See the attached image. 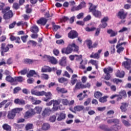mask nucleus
<instances>
[{"label": "nucleus", "instance_id": "nucleus-1", "mask_svg": "<svg viewBox=\"0 0 131 131\" xmlns=\"http://www.w3.org/2000/svg\"><path fill=\"white\" fill-rule=\"evenodd\" d=\"M5 3L0 2V11H2V14H4L3 19L4 20H10L12 17H14V13L12 10H10V7L8 6L5 8Z\"/></svg>", "mask_w": 131, "mask_h": 131}, {"label": "nucleus", "instance_id": "nucleus-2", "mask_svg": "<svg viewBox=\"0 0 131 131\" xmlns=\"http://www.w3.org/2000/svg\"><path fill=\"white\" fill-rule=\"evenodd\" d=\"M72 52L79 54V47L76 45L75 43L70 44L67 48H64L61 49L62 54H65L66 55H69V54H71Z\"/></svg>", "mask_w": 131, "mask_h": 131}, {"label": "nucleus", "instance_id": "nucleus-3", "mask_svg": "<svg viewBox=\"0 0 131 131\" xmlns=\"http://www.w3.org/2000/svg\"><path fill=\"white\" fill-rule=\"evenodd\" d=\"M89 5L90 6L89 8V13H92L93 16L95 18H98V19L101 18L102 17V12L101 11L97 10L98 6L94 5V4L91 3H89Z\"/></svg>", "mask_w": 131, "mask_h": 131}, {"label": "nucleus", "instance_id": "nucleus-4", "mask_svg": "<svg viewBox=\"0 0 131 131\" xmlns=\"http://www.w3.org/2000/svg\"><path fill=\"white\" fill-rule=\"evenodd\" d=\"M5 79L6 81L12 83V85H17L18 82H22L24 80V78L22 76L14 77L13 78L11 75L6 76Z\"/></svg>", "mask_w": 131, "mask_h": 131}, {"label": "nucleus", "instance_id": "nucleus-5", "mask_svg": "<svg viewBox=\"0 0 131 131\" xmlns=\"http://www.w3.org/2000/svg\"><path fill=\"white\" fill-rule=\"evenodd\" d=\"M23 110L22 108H15L11 111H9L8 113L7 118L8 119H14L16 116L17 113H20L21 111Z\"/></svg>", "mask_w": 131, "mask_h": 131}, {"label": "nucleus", "instance_id": "nucleus-6", "mask_svg": "<svg viewBox=\"0 0 131 131\" xmlns=\"http://www.w3.org/2000/svg\"><path fill=\"white\" fill-rule=\"evenodd\" d=\"M13 48H14V46L12 44H8L6 47V44L5 43H2L1 47L2 56H4L5 53L8 52V51H9V50H10V49H13Z\"/></svg>", "mask_w": 131, "mask_h": 131}, {"label": "nucleus", "instance_id": "nucleus-7", "mask_svg": "<svg viewBox=\"0 0 131 131\" xmlns=\"http://www.w3.org/2000/svg\"><path fill=\"white\" fill-rule=\"evenodd\" d=\"M103 72L105 74H106L104 77V79H105V80H109L110 78H111L110 73H112L113 72V69H112V68L111 67L105 68L103 69Z\"/></svg>", "mask_w": 131, "mask_h": 131}, {"label": "nucleus", "instance_id": "nucleus-8", "mask_svg": "<svg viewBox=\"0 0 131 131\" xmlns=\"http://www.w3.org/2000/svg\"><path fill=\"white\" fill-rule=\"evenodd\" d=\"M117 16L119 19L124 20L127 17V12H125L124 9H120L117 14Z\"/></svg>", "mask_w": 131, "mask_h": 131}, {"label": "nucleus", "instance_id": "nucleus-9", "mask_svg": "<svg viewBox=\"0 0 131 131\" xmlns=\"http://www.w3.org/2000/svg\"><path fill=\"white\" fill-rule=\"evenodd\" d=\"M68 36L71 39H74L78 37V33L75 30H71L68 33Z\"/></svg>", "mask_w": 131, "mask_h": 131}, {"label": "nucleus", "instance_id": "nucleus-10", "mask_svg": "<svg viewBox=\"0 0 131 131\" xmlns=\"http://www.w3.org/2000/svg\"><path fill=\"white\" fill-rule=\"evenodd\" d=\"M57 70L55 68H51V67L47 66H45L41 68V72H52V71H55Z\"/></svg>", "mask_w": 131, "mask_h": 131}, {"label": "nucleus", "instance_id": "nucleus-11", "mask_svg": "<svg viewBox=\"0 0 131 131\" xmlns=\"http://www.w3.org/2000/svg\"><path fill=\"white\" fill-rule=\"evenodd\" d=\"M33 115H35V112H34V110L31 109V112L27 111L25 113L24 118H26L27 119L28 118H30V117H32Z\"/></svg>", "mask_w": 131, "mask_h": 131}, {"label": "nucleus", "instance_id": "nucleus-12", "mask_svg": "<svg viewBox=\"0 0 131 131\" xmlns=\"http://www.w3.org/2000/svg\"><path fill=\"white\" fill-rule=\"evenodd\" d=\"M102 49L99 50L97 53H92L90 55V58L93 59H99L100 58V54L102 53Z\"/></svg>", "mask_w": 131, "mask_h": 131}, {"label": "nucleus", "instance_id": "nucleus-13", "mask_svg": "<svg viewBox=\"0 0 131 131\" xmlns=\"http://www.w3.org/2000/svg\"><path fill=\"white\" fill-rule=\"evenodd\" d=\"M122 66H124L125 68L129 70L130 69V65H131V59H128L126 61H123L122 63Z\"/></svg>", "mask_w": 131, "mask_h": 131}, {"label": "nucleus", "instance_id": "nucleus-14", "mask_svg": "<svg viewBox=\"0 0 131 131\" xmlns=\"http://www.w3.org/2000/svg\"><path fill=\"white\" fill-rule=\"evenodd\" d=\"M128 107V103L126 102H122L121 103V105L120 107V109L121 110L122 112H126L127 111V108Z\"/></svg>", "mask_w": 131, "mask_h": 131}, {"label": "nucleus", "instance_id": "nucleus-15", "mask_svg": "<svg viewBox=\"0 0 131 131\" xmlns=\"http://www.w3.org/2000/svg\"><path fill=\"white\" fill-rule=\"evenodd\" d=\"M47 59L49 60V62L53 64V65H56V64H58V60L56 59V58L50 56H47Z\"/></svg>", "mask_w": 131, "mask_h": 131}, {"label": "nucleus", "instance_id": "nucleus-16", "mask_svg": "<svg viewBox=\"0 0 131 131\" xmlns=\"http://www.w3.org/2000/svg\"><path fill=\"white\" fill-rule=\"evenodd\" d=\"M51 112H52V110H51L50 108H46L43 111L41 116H42L43 118H45L46 116L51 114Z\"/></svg>", "mask_w": 131, "mask_h": 131}, {"label": "nucleus", "instance_id": "nucleus-17", "mask_svg": "<svg viewBox=\"0 0 131 131\" xmlns=\"http://www.w3.org/2000/svg\"><path fill=\"white\" fill-rule=\"evenodd\" d=\"M56 115H58L57 118V121H62V120H64L66 118V114L64 113H60L59 114H56Z\"/></svg>", "mask_w": 131, "mask_h": 131}, {"label": "nucleus", "instance_id": "nucleus-18", "mask_svg": "<svg viewBox=\"0 0 131 131\" xmlns=\"http://www.w3.org/2000/svg\"><path fill=\"white\" fill-rule=\"evenodd\" d=\"M47 22H48V19L45 18V17L40 18L37 20V24H40L41 25H43V26H45L47 24Z\"/></svg>", "mask_w": 131, "mask_h": 131}, {"label": "nucleus", "instance_id": "nucleus-19", "mask_svg": "<svg viewBox=\"0 0 131 131\" xmlns=\"http://www.w3.org/2000/svg\"><path fill=\"white\" fill-rule=\"evenodd\" d=\"M35 61H36V60L26 58L24 60V64H27V65H32Z\"/></svg>", "mask_w": 131, "mask_h": 131}, {"label": "nucleus", "instance_id": "nucleus-20", "mask_svg": "<svg viewBox=\"0 0 131 131\" xmlns=\"http://www.w3.org/2000/svg\"><path fill=\"white\" fill-rule=\"evenodd\" d=\"M45 96L46 97L43 99V101L45 102H48V101H50V100L52 99V94H51V92H46Z\"/></svg>", "mask_w": 131, "mask_h": 131}, {"label": "nucleus", "instance_id": "nucleus-21", "mask_svg": "<svg viewBox=\"0 0 131 131\" xmlns=\"http://www.w3.org/2000/svg\"><path fill=\"white\" fill-rule=\"evenodd\" d=\"M58 80L59 83H63L64 85H67L68 83V79L66 78H64V77L59 78Z\"/></svg>", "mask_w": 131, "mask_h": 131}, {"label": "nucleus", "instance_id": "nucleus-22", "mask_svg": "<svg viewBox=\"0 0 131 131\" xmlns=\"http://www.w3.org/2000/svg\"><path fill=\"white\" fill-rule=\"evenodd\" d=\"M107 32L108 34H110V37H114L118 34L117 31H114L112 29H108L107 30Z\"/></svg>", "mask_w": 131, "mask_h": 131}, {"label": "nucleus", "instance_id": "nucleus-23", "mask_svg": "<svg viewBox=\"0 0 131 131\" xmlns=\"http://www.w3.org/2000/svg\"><path fill=\"white\" fill-rule=\"evenodd\" d=\"M10 40L11 41H15L16 43H21V40L20 39V37H16L14 36H10Z\"/></svg>", "mask_w": 131, "mask_h": 131}, {"label": "nucleus", "instance_id": "nucleus-24", "mask_svg": "<svg viewBox=\"0 0 131 131\" xmlns=\"http://www.w3.org/2000/svg\"><path fill=\"white\" fill-rule=\"evenodd\" d=\"M78 76L76 74H74L72 76L71 80V83L72 85H74L75 83H76V81H77Z\"/></svg>", "mask_w": 131, "mask_h": 131}, {"label": "nucleus", "instance_id": "nucleus-25", "mask_svg": "<svg viewBox=\"0 0 131 131\" xmlns=\"http://www.w3.org/2000/svg\"><path fill=\"white\" fill-rule=\"evenodd\" d=\"M56 90L58 93H61V94H66L68 93V91L64 88H60V87H57Z\"/></svg>", "mask_w": 131, "mask_h": 131}, {"label": "nucleus", "instance_id": "nucleus-26", "mask_svg": "<svg viewBox=\"0 0 131 131\" xmlns=\"http://www.w3.org/2000/svg\"><path fill=\"white\" fill-rule=\"evenodd\" d=\"M99 128L103 131H111V129L108 128V126L105 124H101L99 126Z\"/></svg>", "mask_w": 131, "mask_h": 131}, {"label": "nucleus", "instance_id": "nucleus-27", "mask_svg": "<svg viewBox=\"0 0 131 131\" xmlns=\"http://www.w3.org/2000/svg\"><path fill=\"white\" fill-rule=\"evenodd\" d=\"M30 31L32 32V33H37L38 31H39V29L37 26H34L30 28Z\"/></svg>", "mask_w": 131, "mask_h": 131}, {"label": "nucleus", "instance_id": "nucleus-28", "mask_svg": "<svg viewBox=\"0 0 131 131\" xmlns=\"http://www.w3.org/2000/svg\"><path fill=\"white\" fill-rule=\"evenodd\" d=\"M32 110H34V112H35V114H40V112L42 110V108L39 106H36L34 109H32Z\"/></svg>", "mask_w": 131, "mask_h": 131}, {"label": "nucleus", "instance_id": "nucleus-29", "mask_svg": "<svg viewBox=\"0 0 131 131\" xmlns=\"http://www.w3.org/2000/svg\"><path fill=\"white\" fill-rule=\"evenodd\" d=\"M83 109H84V106L82 105H77L74 107V110L76 112H80V111H82Z\"/></svg>", "mask_w": 131, "mask_h": 131}, {"label": "nucleus", "instance_id": "nucleus-30", "mask_svg": "<svg viewBox=\"0 0 131 131\" xmlns=\"http://www.w3.org/2000/svg\"><path fill=\"white\" fill-rule=\"evenodd\" d=\"M2 127L3 129H4V130L12 131V127H11V126H10L8 124L5 123L3 124V125L2 126Z\"/></svg>", "mask_w": 131, "mask_h": 131}, {"label": "nucleus", "instance_id": "nucleus-31", "mask_svg": "<svg viewBox=\"0 0 131 131\" xmlns=\"http://www.w3.org/2000/svg\"><path fill=\"white\" fill-rule=\"evenodd\" d=\"M14 103L15 104L18 105H24V104H25V101L22 99L17 98L14 100Z\"/></svg>", "mask_w": 131, "mask_h": 131}, {"label": "nucleus", "instance_id": "nucleus-32", "mask_svg": "<svg viewBox=\"0 0 131 131\" xmlns=\"http://www.w3.org/2000/svg\"><path fill=\"white\" fill-rule=\"evenodd\" d=\"M121 128V125L120 124H115L114 125L112 126V127L110 128L111 129V131L112 130H115L117 131Z\"/></svg>", "mask_w": 131, "mask_h": 131}, {"label": "nucleus", "instance_id": "nucleus-33", "mask_svg": "<svg viewBox=\"0 0 131 131\" xmlns=\"http://www.w3.org/2000/svg\"><path fill=\"white\" fill-rule=\"evenodd\" d=\"M59 64L60 66H66V57H63L61 60L59 61Z\"/></svg>", "mask_w": 131, "mask_h": 131}, {"label": "nucleus", "instance_id": "nucleus-34", "mask_svg": "<svg viewBox=\"0 0 131 131\" xmlns=\"http://www.w3.org/2000/svg\"><path fill=\"white\" fill-rule=\"evenodd\" d=\"M116 76L120 78H122V77H124V72H120L119 70L117 71L116 73Z\"/></svg>", "mask_w": 131, "mask_h": 131}, {"label": "nucleus", "instance_id": "nucleus-35", "mask_svg": "<svg viewBox=\"0 0 131 131\" xmlns=\"http://www.w3.org/2000/svg\"><path fill=\"white\" fill-rule=\"evenodd\" d=\"M102 96H103V94L99 91L95 92L94 94V97L96 99H100Z\"/></svg>", "mask_w": 131, "mask_h": 131}, {"label": "nucleus", "instance_id": "nucleus-36", "mask_svg": "<svg viewBox=\"0 0 131 131\" xmlns=\"http://www.w3.org/2000/svg\"><path fill=\"white\" fill-rule=\"evenodd\" d=\"M33 124L32 123H28L25 126L26 130H29L30 129H33Z\"/></svg>", "mask_w": 131, "mask_h": 131}, {"label": "nucleus", "instance_id": "nucleus-37", "mask_svg": "<svg viewBox=\"0 0 131 131\" xmlns=\"http://www.w3.org/2000/svg\"><path fill=\"white\" fill-rule=\"evenodd\" d=\"M76 90H80V89H83V84L81 82H77L75 86Z\"/></svg>", "mask_w": 131, "mask_h": 131}, {"label": "nucleus", "instance_id": "nucleus-38", "mask_svg": "<svg viewBox=\"0 0 131 131\" xmlns=\"http://www.w3.org/2000/svg\"><path fill=\"white\" fill-rule=\"evenodd\" d=\"M50 127H51L50 124L48 123H45L42 125V128L43 129V130H48Z\"/></svg>", "mask_w": 131, "mask_h": 131}, {"label": "nucleus", "instance_id": "nucleus-39", "mask_svg": "<svg viewBox=\"0 0 131 131\" xmlns=\"http://www.w3.org/2000/svg\"><path fill=\"white\" fill-rule=\"evenodd\" d=\"M36 74V73L35 72V71L34 70H30L29 72V73L27 74V77L30 78L33 75H35Z\"/></svg>", "mask_w": 131, "mask_h": 131}, {"label": "nucleus", "instance_id": "nucleus-40", "mask_svg": "<svg viewBox=\"0 0 131 131\" xmlns=\"http://www.w3.org/2000/svg\"><path fill=\"white\" fill-rule=\"evenodd\" d=\"M118 95H119L120 97H122V98H126V97H127L126 95V92L124 90L120 92Z\"/></svg>", "mask_w": 131, "mask_h": 131}, {"label": "nucleus", "instance_id": "nucleus-41", "mask_svg": "<svg viewBox=\"0 0 131 131\" xmlns=\"http://www.w3.org/2000/svg\"><path fill=\"white\" fill-rule=\"evenodd\" d=\"M86 45L88 47V49H93L92 45H93V42L91 40H86Z\"/></svg>", "mask_w": 131, "mask_h": 131}, {"label": "nucleus", "instance_id": "nucleus-42", "mask_svg": "<svg viewBox=\"0 0 131 131\" xmlns=\"http://www.w3.org/2000/svg\"><path fill=\"white\" fill-rule=\"evenodd\" d=\"M28 72V71H27V69H25L18 72V74H21V75H25L26 74H27Z\"/></svg>", "mask_w": 131, "mask_h": 131}, {"label": "nucleus", "instance_id": "nucleus-43", "mask_svg": "<svg viewBox=\"0 0 131 131\" xmlns=\"http://www.w3.org/2000/svg\"><path fill=\"white\" fill-rule=\"evenodd\" d=\"M107 98H108V97L107 96L100 97L99 99V102H100V103H105L107 102Z\"/></svg>", "mask_w": 131, "mask_h": 131}, {"label": "nucleus", "instance_id": "nucleus-44", "mask_svg": "<svg viewBox=\"0 0 131 131\" xmlns=\"http://www.w3.org/2000/svg\"><path fill=\"white\" fill-rule=\"evenodd\" d=\"M117 50V53L118 54H120L121 53H122V52H123V51H124V47H119L118 48H116Z\"/></svg>", "mask_w": 131, "mask_h": 131}, {"label": "nucleus", "instance_id": "nucleus-45", "mask_svg": "<svg viewBox=\"0 0 131 131\" xmlns=\"http://www.w3.org/2000/svg\"><path fill=\"white\" fill-rule=\"evenodd\" d=\"M13 105V102L12 101H10L9 102H8L7 103H5V105L4 107V110H7V108L10 106V107H12Z\"/></svg>", "mask_w": 131, "mask_h": 131}, {"label": "nucleus", "instance_id": "nucleus-46", "mask_svg": "<svg viewBox=\"0 0 131 131\" xmlns=\"http://www.w3.org/2000/svg\"><path fill=\"white\" fill-rule=\"evenodd\" d=\"M28 45H31L33 47H36L37 42L35 41L30 40L28 42Z\"/></svg>", "mask_w": 131, "mask_h": 131}, {"label": "nucleus", "instance_id": "nucleus-47", "mask_svg": "<svg viewBox=\"0 0 131 131\" xmlns=\"http://www.w3.org/2000/svg\"><path fill=\"white\" fill-rule=\"evenodd\" d=\"M85 30L88 32H91V31H95V30H96V27H93L92 28L86 27L85 28Z\"/></svg>", "mask_w": 131, "mask_h": 131}, {"label": "nucleus", "instance_id": "nucleus-48", "mask_svg": "<svg viewBox=\"0 0 131 131\" xmlns=\"http://www.w3.org/2000/svg\"><path fill=\"white\" fill-rule=\"evenodd\" d=\"M122 122L125 126H130V123H129V122L125 120H122Z\"/></svg>", "mask_w": 131, "mask_h": 131}, {"label": "nucleus", "instance_id": "nucleus-49", "mask_svg": "<svg viewBox=\"0 0 131 131\" xmlns=\"http://www.w3.org/2000/svg\"><path fill=\"white\" fill-rule=\"evenodd\" d=\"M102 24H100L99 26V27L101 29H104V28H106V27H107V26H108V24H107V23H101Z\"/></svg>", "mask_w": 131, "mask_h": 131}, {"label": "nucleus", "instance_id": "nucleus-50", "mask_svg": "<svg viewBox=\"0 0 131 131\" xmlns=\"http://www.w3.org/2000/svg\"><path fill=\"white\" fill-rule=\"evenodd\" d=\"M19 91H21V88L19 86L15 87L13 89V94H17V93H19Z\"/></svg>", "mask_w": 131, "mask_h": 131}, {"label": "nucleus", "instance_id": "nucleus-51", "mask_svg": "<svg viewBox=\"0 0 131 131\" xmlns=\"http://www.w3.org/2000/svg\"><path fill=\"white\" fill-rule=\"evenodd\" d=\"M20 6L21 5H20L19 3L18 4V3H15L13 4V9H14V10H18V9L20 8Z\"/></svg>", "mask_w": 131, "mask_h": 131}, {"label": "nucleus", "instance_id": "nucleus-52", "mask_svg": "<svg viewBox=\"0 0 131 131\" xmlns=\"http://www.w3.org/2000/svg\"><path fill=\"white\" fill-rule=\"evenodd\" d=\"M16 24H17V23L16 22V21H14L12 23L10 24L9 26V29H12L14 28V27H15V25H16Z\"/></svg>", "mask_w": 131, "mask_h": 131}, {"label": "nucleus", "instance_id": "nucleus-53", "mask_svg": "<svg viewBox=\"0 0 131 131\" xmlns=\"http://www.w3.org/2000/svg\"><path fill=\"white\" fill-rule=\"evenodd\" d=\"M95 30H96L95 34V36H99V35H100V31H101V29L100 28H98Z\"/></svg>", "mask_w": 131, "mask_h": 131}, {"label": "nucleus", "instance_id": "nucleus-54", "mask_svg": "<svg viewBox=\"0 0 131 131\" xmlns=\"http://www.w3.org/2000/svg\"><path fill=\"white\" fill-rule=\"evenodd\" d=\"M107 21H109V17L108 16L104 17L101 20V23H106Z\"/></svg>", "mask_w": 131, "mask_h": 131}, {"label": "nucleus", "instance_id": "nucleus-55", "mask_svg": "<svg viewBox=\"0 0 131 131\" xmlns=\"http://www.w3.org/2000/svg\"><path fill=\"white\" fill-rule=\"evenodd\" d=\"M92 19V16H91V15H87L84 18L83 21L85 22H86L88 21H90Z\"/></svg>", "mask_w": 131, "mask_h": 131}, {"label": "nucleus", "instance_id": "nucleus-56", "mask_svg": "<svg viewBox=\"0 0 131 131\" xmlns=\"http://www.w3.org/2000/svg\"><path fill=\"white\" fill-rule=\"evenodd\" d=\"M113 82H114V83H116V84H118L119 82H122V80L119 79L114 78L113 79Z\"/></svg>", "mask_w": 131, "mask_h": 131}, {"label": "nucleus", "instance_id": "nucleus-57", "mask_svg": "<svg viewBox=\"0 0 131 131\" xmlns=\"http://www.w3.org/2000/svg\"><path fill=\"white\" fill-rule=\"evenodd\" d=\"M91 101H92V99L88 98L87 100L84 102V106H88L91 103Z\"/></svg>", "mask_w": 131, "mask_h": 131}, {"label": "nucleus", "instance_id": "nucleus-58", "mask_svg": "<svg viewBox=\"0 0 131 131\" xmlns=\"http://www.w3.org/2000/svg\"><path fill=\"white\" fill-rule=\"evenodd\" d=\"M49 120L50 122H55L56 121V116L53 115L50 117Z\"/></svg>", "mask_w": 131, "mask_h": 131}, {"label": "nucleus", "instance_id": "nucleus-59", "mask_svg": "<svg viewBox=\"0 0 131 131\" xmlns=\"http://www.w3.org/2000/svg\"><path fill=\"white\" fill-rule=\"evenodd\" d=\"M69 20V17L67 16H63L61 19V22H66V21H68Z\"/></svg>", "mask_w": 131, "mask_h": 131}, {"label": "nucleus", "instance_id": "nucleus-60", "mask_svg": "<svg viewBox=\"0 0 131 131\" xmlns=\"http://www.w3.org/2000/svg\"><path fill=\"white\" fill-rule=\"evenodd\" d=\"M8 102V100H4L0 103V108H3V106L5 105Z\"/></svg>", "mask_w": 131, "mask_h": 131}, {"label": "nucleus", "instance_id": "nucleus-61", "mask_svg": "<svg viewBox=\"0 0 131 131\" xmlns=\"http://www.w3.org/2000/svg\"><path fill=\"white\" fill-rule=\"evenodd\" d=\"M28 38V35H26L21 37V39L23 41V42H26L27 40V38Z\"/></svg>", "mask_w": 131, "mask_h": 131}, {"label": "nucleus", "instance_id": "nucleus-62", "mask_svg": "<svg viewBox=\"0 0 131 131\" xmlns=\"http://www.w3.org/2000/svg\"><path fill=\"white\" fill-rule=\"evenodd\" d=\"M46 92H45L44 91H40V92H38V93H37V96H45L46 95Z\"/></svg>", "mask_w": 131, "mask_h": 131}, {"label": "nucleus", "instance_id": "nucleus-63", "mask_svg": "<svg viewBox=\"0 0 131 131\" xmlns=\"http://www.w3.org/2000/svg\"><path fill=\"white\" fill-rule=\"evenodd\" d=\"M53 52L55 56H58L60 54V51L57 49H54Z\"/></svg>", "mask_w": 131, "mask_h": 131}, {"label": "nucleus", "instance_id": "nucleus-64", "mask_svg": "<svg viewBox=\"0 0 131 131\" xmlns=\"http://www.w3.org/2000/svg\"><path fill=\"white\" fill-rule=\"evenodd\" d=\"M83 15H84V14L82 12L79 13L76 16L77 19H81V18H83Z\"/></svg>", "mask_w": 131, "mask_h": 131}]
</instances>
